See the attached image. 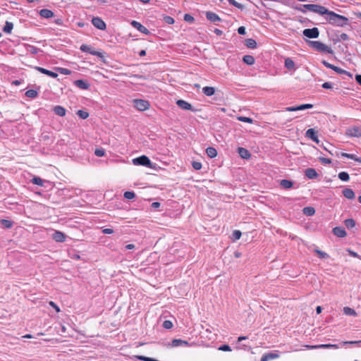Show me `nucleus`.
Listing matches in <instances>:
<instances>
[{
    "label": "nucleus",
    "instance_id": "nucleus-1",
    "mask_svg": "<svg viewBox=\"0 0 361 361\" xmlns=\"http://www.w3.org/2000/svg\"><path fill=\"white\" fill-rule=\"evenodd\" d=\"M325 15H326V20L333 25L343 27L348 23V19L346 17L337 14L334 11L328 10Z\"/></svg>",
    "mask_w": 361,
    "mask_h": 361
},
{
    "label": "nucleus",
    "instance_id": "nucleus-2",
    "mask_svg": "<svg viewBox=\"0 0 361 361\" xmlns=\"http://www.w3.org/2000/svg\"><path fill=\"white\" fill-rule=\"evenodd\" d=\"M296 9L302 13H305L306 10H308L322 16L325 15L326 13L328 12V9L326 7L318 4H305Z\"/></svg>",
    "mask_w": 361,
    "mask_h": 361
},
{
    "label": "nucleus",
    "instance_id": "nucleus-3",
    "mask_svg": "<svg viewBox=\"0 0 361 361\" xmlns=\"http://www.w3.org/2000/svg\"><path fill=\"white\" fill-rule=\"evenodd\" d=\"M309 44L314 49L322 51L331 53V50L326 45L319 41H310Z\"/></svg>",
    "mask_w": 361,
    "mask_h": 361
},
{
    "label": "nucleus",
    "instance_id": "nucleus-4",
    "mask_svg": "<svg viewBox=\"0 0 361 361\" xmlns=\"http://www.w3.org/2000/svg\"><path fill=\"white\" fill-rule=\"evenodd\" d=\"M168 348H176L180 346L190 347L193 343H190L182 339H173L171 343L166 345Z\"/></svg>",
    "mask_w": 361,
    "mask_h": 361
},
{
    "label": "nucleus",
    "instance_id": "nucleus-5",
    "mask_svg": "<svg viewBox=\"0 0 361 361\" xmlns=\"http://www.w3.org/2000/svg\"><path fill=\"white\" fill-rule=\"evenodd\" d=\"M134 106L139 111H145L149 109V103L143 99H134Z\"/></svg>",
    "mask_w": 361,
    "mask_h": 361
},
{
    "label": "nucleus",
    "instance_id": "nucleus-6",
    "mask_svg": "<svg viewBox=\"0 0 361 361\" xmlns=\"http://www.w3.org/2000/svg\"><path fill=\"white\" fill-rule=\"evenodd\" d=\"M133 163L135 165H142L145 166H150L151 165V161L145 155H142L137 158L133 159Z\"/></svg>",
    "mask_w": 361,
    "mask_h": 361
},
{
    "label": "nucleus",
    "instance_id": "nucleus-7",
    "mask_svg": "<svg viewBox=\"0 0 361 361\" xmlns=\"http://www.w3.org/2000/svg\"><path fill=\"white\" fill-rule=\"evenodd\" d=\"M322 63L326 67V68H331L332 70H334L335 72H336L338 74H346L347 75H348L349 77L352 78V74L343 69H341L339 67H337L333 64H331L329 63V62L326 61H322Z\"/></svg>",
    "mask_w": 361,
    "mask_h": 361
},
{
    "label": "nucleus",
    "instance_id": "nucleus-8",
    "mask_svg": "<svg viewBox=\"0 0 361 361\" xmlns=\"http://www.w3.org/2000/svg\"><path fill=\"white\" fill-rule=\"evenodd\" d=\"M80 50L84 52H88V53L91 54L92 55L97 56L99 58L104 57L103 53H102L100 51H94L91 47L86 45V44L81 45Z\"/></svg>",
    "mask_w": 361,
    "mask_h": 361
},
{
    "label": "nucleus",
    "instance_id": "nucleus-9",
    "mask_svg": "<svg viewBox=\"0 0 361 361\" xmlns=\"http://www.w3.org/2000/svg\"><path fill=\"white\" fill-rule=\"evenodd\" d=\"M302 34L308 38H317L319 32L317 27H313L312 29H305Z\"/></svg>",
    "mask_w": 361,
    "mask_h": 361
},
{
    "label": "nucleus",
    "instance_id": "nucleus-10",
    "mask_svg": "<svg viewBox=\"0 0 361 361\" xmlns=\"http://www.w3.org/2000/svg\"><path fill=\"white\" fill-rule=\"evenodd\" d=\"M92 25L99 30H104L106 27L104 21L99 17H94L92 19Z\"/></svg>",
    "mask_w": 361,
    "mask_h": 361
},
{
    "label": "nucleus",
    "instance_id": "nucleus-11",
    "mask_svg": "<svg viewBox=\"0 0 361 361\" xmlns=\"http://www.w3.org/2000/svg\"><path fill=\"white\" fill-rule=\"evenodd\" d=\"M305 348L307 349H319V348H334L338 349V345L336 344H320V345H306Z\"/></svg>",
    "mask_w": 361,
    "mask_h": 361
},
{
    "label": "nucleus",
    "instance_id": "nucleus-12",
    "mask_svg": "<svg viewBox=\"0 0 361 361\" xmlns=\"http://www.w3.org/2000/svg\"><path fill=\"white\" fill-rule=\"evenodd\" d=\"M345 134L349 137H360L361 128L356 126L347 129Z\"/></svg>",
    "mask_w": 361,
    "mask_h": 361
},
{
    "label": "nucleus",
    "instance_id": "nucleus-13",
    "mask_svg": "<svg viewBox=\"0 0 361 361\" xmlns=\"http://www.w3.org/2000/svg\"><path fill=\"white\" fill-rule=\"evenodd\" d=\"M176 104L178 105V107H180V109H182L183 110H190L192 111H195L192 109V105L185 100L178 99L176 101Z\"/></svg>",
    "mask_w": 361,
    "mask_h": 361
},
{
    "label": "nucleus",
    "instance_id": "nucleus-14",
    "mask_svg": "<svg viewBox=\"0 0 361 361\" xmlns=\"http://www.w3.org/2000/svg\"><path fill=\"white\" fill-rule=\"evenodd\" d=\"M130 24L133 27L136 28L140 32L144 33L145 35L149 34V31L139 22L133 20Z\"/></svg>",
    "mask_w": 361,
    "mask_h": 361
},
{
    "label": "nucleus",
    "instance_id": "nucleus-15",
    "mask_svg": "<svg viewBox=\"0 0 361 361\" xmlns=\"http://www.w3.org/2000/svg\"><path fill=\"white\" fill-rule=\"evenodd\" d=\"M279 357V354L276 351H275V352H271V353L264 354L262 356L260 361H269L270 360H274V359H276Z\"/></svg>",
    "mask_w": 361,
    "mask_h": 361
},
{
    "label": "nucleus",
    "instance_id": "nucleus-16",
    "mask_svg": "<svg viewBox=\"0 0 361 361\" xmlns=\"http://www.w3.org/2000/svg\"><path fill=\"white\" fill-rule=\"evenodd\" d=\"M52 238L56 241L59 243H63L66 240V235L65 234L59 231H55V232L52 235Z\"/></svg>",
    "mask_w": 361,
    "mask_h": 361
},
{
    "label": "nucleus",
    "instance_id": "nucleus-17",
    "mask_svg": "<svg viewBox=\"0 0 361 361\" xmlns=\"http://www.w3.org/2000/svg\"><path fill=\"white\" fill-rule=\"evenodd\" d=\"M35 69L37 70L41 73L45 74V75H47L49 77L54 78H56L58 76V74L56 73L49 71V70L42 68V67L37 66V67H35Z\"/></svg>",
    "mask_w": 361,
    "mask_h": 361
},
{
    "label": "nucleus",
    "instance_id": "nucleus-18",
    "mask_svg": "<svg viewBox=\"0 0 361 361\" xmlns=\"http://www.w3.org/2000/svg\"><path fill=\"white\" fill-rule=\"evenodd\" d=\"M333 233L335 235L339 237V238H343L347 235V233L345 231V229L343 227H335L333 229Z\"/></svg>",
    "mask_w": 361,
    "mask_h": 361
},
{
    "label": "nucleus",
    "instance_id": "nucleus-19",
    "mask_svg": "<svg viewBox=\"0 0 361 361\" xmlns=\"http://www.w3.org/2000/svg\"><path fill=\"white\" fill-rule=\"evenodd\" d=\"M305 135L308 138L312 140L313 141L316 142L317 143H319V140L316 135V132H315L314 129H313V128L308 129L306 131Z\"/></svg>",
    "mask_w": 361,
    "mask_h": 361
},
{
    "label": "nucleus",
    "instance_id": "nucleus-20",
    "mask_svg": "<svg viewBox=\"0 0 361 361\" xmlns=\"http://www.w3.org/2000/svg\"><path fill=\"white\" fill-rule=\"evenodd\" d=\"M305 176L310 179H314L318 177V173L315 169L308 168L305 171Z\"/></svg>",
    "mask_w": 361,
    "mask_h": 361
},
{
    "label": "nucleus",
    "instance_id": "nucleus-21",
    "mask_svg": "<svg viewBox=\"0 0 361 361\" xmlns=\"http://www.w3.org/2000/svg\"><path fill=\"white\" fill-rule=\"evenodd\" d=\"M206 17L207 20L212 21V22H216V21H221V19L219 18V16L216 14L215 13H213L212 11H208L206 13Z\"/></svg>",
    "mask_w": 361,
    "mask_h": 361
},
{
    "label": "nucleus",
    "instance_id": "nucleus-22",
    "mask_svg": "<svg viewBox=\"0 0 361 361\" xmlns=\"http://www.w3.org/2000/svg\"><path fill=\"white\" fill-rule=\"evenodd\" d=\"M343 196L349 200H353L355 198V192L352 189L345 188L342 192Z\"/></svg>",
    "mask_w": 361,
    "mask_h": 361
},
{
    "label": "nucleus",
    "instance_id": "nucleus-23",
    "mask_svg": "<svg viewBox=\"0 0 361 361\" xmlns=\"http://www.w3.org/2000/svg\"><path fill=\"white\" fill-rule=\"evenodd\" d=\"M238 154L243 159H249L250 157V153L249 151L243 147H238Z\"/></svg>",
    "mask_w": 361,
    "mask_h": 361
},
{
    "label": "nucleus",
    "instance_id": "nucleus-24",
    "mask_svg": "<svg viewBox=\"0 0 361 361\" xmlns=\"http://www.w3.org/2000/svg\"><path fill=\"white\" fill-rule=\"evenodd\" d=\"M39 15L42 18H50L54 16V13L51 10L44 8L39 11Z\"/></svg>",
    "mask_w": 361,
    "mask_h": 361
},
{
    "label": "nucleus",
    "instance_id": "nucleus-25",
    "mask_svg": "<svg viewBox=\"0 0 361 361\" xmlns=\"http://www.w3.org/2000/svg\"><path fill=\"white\" fill-rule=\"evenodd\" d=\"M74 83L78 87L82 90H87L89 88L88 83L83 80H77Z\"/></svg>",
    "mask_w": 361,
    "mask_h": 361
},
{
    "label": "nucleus",
    "instance_id": "nucleus-26",
    "mask_svg": "<svg viewBox=\"0 0 361 361\" xmlns=\"http://www.w3.org/2000/svg\"><path fill=\"white\" fill-rule=\"evenodd\" d=\"M54 113L59 116H64L66 115V109L61 106H56L54 108Z\"/></svg>",
    "mask_w": 361,
    "mask_h": 361
},
{
    "label": "nucleus",
    "instance_id": "nucleus-27",
    "mask_svg": "<svg viewBox=\"0 0 361 361\" xmlns=\"http://www.w3.org/2000/svg\"><path fill=\"white\" fill-rule=\"evenodd\" d=\"M215 88L213 87H204L202 88V92L207 96H212L215 93Z\"/></svg>",
    "mask_w": 361,
    "mask_h": 361
},
{
    "label": "nucleus",
    "instance_id": "nucleus-28",
    "mask_svg": "<svg viewBox=\"0 0 361 361\" xmlns=\"http://www.w3.org/2000/svg\"><path fill=\"white\" fill-rule=\"evenodd\" d=\"M245 44L247 47L255 49L257 47V42L254 39H247L245 41Z\"/></svg>",
    "mask_w": 361,
    "mask_h": 361
},
{
    "label": "nucleus",
    "instance_id": "nucleus-29",
    "mask_svg": "<svg viewBox=\"0 0 361 361\" xmlns=\"http://www.w3.org/2000/svg\"><path fill=\"white\" fill-rule=\"evenodd\" d=\"M280 185L284 189L291 188L293 185V183L289 180H281L280 182Z\"/></svg>",
    "mask_w": 361,
    "mask_h": 361
},
{
    "label": "nucleus",
    "instance_id": "nucleus-30",
    "mask_svg": "<svg viewBox=\"0 0 361 361\" xmlns=\"http://www.w3.org/2000/svg\"><path fill=\"white\" fill-rule=\"evenodd\" d=\"M206 153H207V156L210 158H214L217 155L216 149L212 147L207 148Z\"/></svg>",
    "mask_w": 361,
    "mask_h": 361
},
{
    "label": "nucleus",
    "instance_id": "nucleus-31",
    "mask_svg": "<svg viewBox=\"0 0 361 361\" xmlns=\"http://www.w3.org/2000/svg\"><path fill=\"white\" fill-rule=\"evenodd\" d=\"M285 67L288 70H294L295 69V63L290 58H287L285 60L284 63Z\"/></svg>",
    "mask_w": 361,
    "mask_h": 361
},
{
    "label": "nucleus",
    "instance_id": "nucleus-32",
    "mask_svg": "<svg viewBox=\"0 0 361 361\" xmlns=\"http://www.w3.org/2000/svg\"><path fill=\"white\" fill-rule=\"evenodd\" d=\"M303 214L306 216H312L315 214V209L312 207H306L302 209Z\"/></svg>",
    "mask_w": 361,
    "mask_h": 361
},
{
    "label": "nucleus",
    "instance_id": "nucleus-33",
    "mask_svg": "<svg viewBox=\"0 0 361 361\" xmlns=\"http://www.w3.org/2000/svg\"><path fill=\"white\" fill-rule=\"evenodd\" d=\"M243 61L247 65H252L255 63V58L251 55H245L243 56Z\"/></svg>",
    "mask_w": 361,
    "mask_h": 361
},
{
    "label": "nucleus",
    "instance_id": "nucleus-34",
    "mask_svg": "<svg viewBox=\"0 0 361 361\" xmlns=\"http://www.w3.org/2000/svg\"><path fill=\"white\" fill-rule=\"evenodd\" d=\"M13 28V24L11 22L6 21L3 28V30L6 33H11Z\"/></svg>",
    "mask_w": 361,
    "mask_h": 361
},
{
    "label": "nucleus",
    "instance_id": "nucleus-35",
    "mask_svg": "<svg viewBox=\"0 0 361 361\" xmlns=\"http://www.w3.org/2000/svg\"><path fill=\"white\" fill-rule=\"evenodd\" d=\"M343 312L347 315L357 316L356 312L353 309L348 307H345L343 308Z\"/></svg>",
    "mask_w": 361,
    "mask_h": 361
},
{
    "label": "nucleus",
    "instance_id": "nucleus-36",
    "mask_svg": "<svg viewBox=\"0 0 361 361\" xmlns=\"http://www.w3.org/2000/svg\"><path fill=\"white\" fill-rule=\"evenodd\" d=\"M344 224L348 228H352L355 226V221L353 219H348L345 220Z\"/></svg>",
    "mask_w": 361,
    "mask_h": 361
},
{
    "label": "nucleus",
    "instance_id": "nucleus-37",
    "mask_svg": "<svg viewBox=\"0 0 361 361\" xmlns=\"http://www.w3.org/2000/svg\"><path fill=\"white\" fill-rule=\"evenodd\" d=\"M338 178L343 181H348L350 178L348 173L345 171L340 172L338 173Z\"/></svg>",
    "mask_w": 361,
    "mask_h": 361
},
{
    "label": "nucleus",
    "instance_id": "nucleus-38",
    "mask_svg": "<svg viewBox=\"0 0 361 361\" xmlns=\"http://www.w3.org/2000/svg\"><path fill=\"white\" fill-rule=\"evenodd\" d=\"M228 2L231 5L233 6L240 10H243L245 8V6L242 4L237 2L235 0H228Z\"/></svg>",
    "mask_w": 361,
    "mask_h": 361
},
{
    "label": "nucleus",
    "instance_id": "nucleus-39",
    "mask_svg": "<svg viewBox=\"0 0 361 361\" xmlns=\"http://www.w3.org/2000/svg\"><path fill=\"white\" fill-rule=\"evenodd\" d=\"M25 95L30 98H35L37 96V92L35 90H29L26 91Z\"/></svg>",
    "mask_w": 361,
    "mask_h": 361
},
{
    "label": "nucleus",
    "instance_id": "nucleus-40",
    "mask_svg": "<svg viewBox=\"0 0 361 361\" xmlns=\"http://www.w3.org/2000/svg\"><path fill=\"white\" fill-rule=\"evenodd\" d=\"M1 224L4 228H10L13 226V223L11 221L6 219H1Z\"/></svg>",
    "mask_w": 361,
    "mask_h": 361
},
{
    "label": "nucleus",
    "instance_id": "nucleus-41",
    "mask_svg": "<svg viewBox=\"0 0 361 361\" xmlns=\"http://www.w3.org/2000/svg\"><path fill=\"white\" fill-rule=\"evenodd\" d=\"M77 115L82 119H86L89 116V114L87 111L82 110H78L77 111Z\"/></svg>",
    "mask_w": 361,
    "mask_h": 361
},
{
    "label": "nucleus",
    "instance_id": "nucleus-42",
    "mask_svg": "<svg viewBox=\"0 0 361 361\" xmlns=\"http://www.w3.org/2000/svg\"><path fill=\"white\" fill-rule=\"evenodd\" d=\"M135 357L140 360H142V361H159L157 360H155L154 358H152V357H145V356H143V355H136Z\"/></svg>",
    "mask_w": 361,
    "mask_h": 361
},
{
    "label": "nucleus",
    "instance_id": "nucleus-43",
    "mask_svg": "<svg viewBox=\"0 0 361 361\" xmlns=\"http://www.w3.org/2000/svg\"><path fill=\"white\" fill-rule=\"evenodd\" d=\"M314 252L318 255V256L320 257V258H327L329 257V255L319 249H315L314 250Z\"/></svg>",
    "mask_w": 361,
    "mask_h": 361
},
{
    "label": "nucleus",
    "instance_id": "nucleus-44",
    "mask_svg": "<svg viewBox=\"0 0 361 361\" xmlns=\"http://www.w3.org/2000/svg\"><path fill=\"white\" fill-rule=\"evenodd\" d=\"M123 195H124V197L127 200H132L135 196L134 192H132V191H126L124 192Z\"/></svg>",
    "mask_w": 361,
    "mask_h": 361
},
{
    "label": "nucleus",
    "instance_id": "nucleus-45",
    "mask_svg": "<svg viewBox=\"0 0 361 361\" xmlns=\"http://www.w3.org/2000/svg\"><path fill=\"white\" fill-rule=\"evenodd\" d=\"M56 70L59 71L60 73L63 75H70L71 73V71L67 68H56Z\"/></svg>",
    "mask_w": 361,
    "mask_h": 361
},
{
    "label": "nucleus",
    "instance_id": "nucleus-46",
    "mask_svg": "<svg viewBox=\"0 0 361 361\" xmlns=\"http://www.w3.org/2000/svg\"><path fill=\"white\" fill-rule=\"evenodd\" d=\"M241 232L238 230H235L233 232V234H232V236H233V240H238L241 237Z\"/></svg>",
    "mask_w": 361,
    "mask_h": 361
},
{
    "label": "nucleus",
    "instance_id": "nucleus-47",
    "mask_svg": "<svg viewBox=\"0 0 361 361\" xmlns=\"http://www.w3.org/2000/svg\"><path fill=\"white\" fill-rule=\"evenodd\" d=\"M238 120L243 121V122L248 123H252V122H253L252 118H248V117H245V116H238Z\"/></svg>",
    "mask_w": 361,
    "mask_h": 361
},
{
    "label": "nucleus",
    "instance_id": "nucleus-48",
    "mask_svg": "<svg viewBox=\"0 0 361 361\" xmlns=\"http://www.w3.org/2000/svg\"><path fill=\"white\" fill-rule=\"evenodd\" d=\"M94 154L97 157H101L104 156L105 152L102 148H98V149H95Z\"/></svg>",
    "mask_w": 361,
    "mask_h": 361
},
{
    "label": "nucleus",
    "instance_id": "nucleus-49",
    "mask_svg": "<svg viewBox=\"0 0 361 361\" xmlns=\"http://www.w3.org/2000/svg\"><path fill=\"white\" fill-rule=\"evenodd\" d=\"M163 327L166 329H170L173 327V323L169 320H166L163 323Z\"/></svg>",
    "mask_w": 361,
    "mask_h": 361
},
{
    "label": "nucleus",
    "instance_id": "nucleus-50",
    "mask_svg": "<svg viewBox=\"0 0 361 361\" xmlns=\"http://www.w3.org/2000/svg\"><path fill=\"white\" fill-rule=\"evenodd\" d=\"M286 110L287 111H301L302 110V108H301V105L300 106H290V107H287L286 109Z\"/></svg>",
    "mask_w": 361,
    "mask_h": 361
},
{
    "label": "nucleus",
    "instance_id": "nucleus-51",
    "mask_svg": "<svg viewBox=\"0 0 361 361\" xmlns=\"http://www.w3.org/2000/svg\"><path fill=\"white\" fill-rule=\"evenodd\" d=\"M27 51L31 54H37L39 51V49L35 47L29 46Z\"/></svg>",
    "mask_w": 361,
    "mask_h": 361
},
{
    "label": "nucleus",
    "instance_id": "nucleus-52",
    "mask_svg": "<svg viewBox=\"0 0 361 361\" xmlns=\"http://www.w3.org/2000/svg\"><path fill=\"white\" fill-rule=\"evenodd\" d=\"M32 183L34 184L37 185H43V180L39 177H35V178H33Z\"/></svg>",
    "mask_w": 361,
    "mask_h": 361
},
{
    "label": "nucleus",
    "instance_id": "nucleus-53",
    "mask_svg": "<svg viewBox=\"0 0 361 361\" xmlns=\"http://www.w3.org/2000/svg\"><path fill=\"white\" fill-rule=\"evenodd\" d=\"M192 166L195 170H200L202 169V164L199 161H193Z\"/></svg>",
    "mask_w": 361,
    "mask_h": 361
},
{
    "label": "nucleus",
    "instance_id": "nucleus-54",
    "mask_svg": "<svg viewBox=\"0 0 361 361\" xmlns=\"http://www.w3.org/2000/svg\"><path fill=\"white\" fill-rule=\"evenodd\" d=\"M165 23L171 25L174 23V19L171 16H165L164 18Z\"/></svg>",
    "mask_w": 361,
    "mask_h": 361
},
{
    "label": "nucleus",
    "instance_id": "nucleus-55",
    "mask_svg": "<svg viewBox=\"0 0 361 361\" xmlns=\"http://www.w3.org/2000/svg\"><path fill=\"white\" fill-rule=\"evenodd\" d=\"M219 350L222 351H231V348L228 345H223L219 348Z\"/></svg>",
    "mask_w": 361,
    "mask_h": 361
},
{
    "label": "nucleus",
    "instance_id": "nucleus-56",
    "mask_svg": "<svg viewBox=\"0 0 361 361\" xmlns=\"http://www.w3.org/2000/svg\"><path fill=\"white\" fill-rule=\"evenodd\" d=\"M341 156L343 157H346V158H348V159H355V154H348V153H342L341 154Z\"/></svg>",
    "mask_w": 361,
    "mask_h": 361
},
{
    "label": "nucleus",
    "instance_id": "nucleus-57",
    "mask_svg": "<svg viewBox=\"0 0 361 361\" xmlns=\"http://www.w3.org/2000/svg\"><path fill=\"white\" fill-rule=\"evenodd\" d=\"M184 20L188 22H192L194 20V18L190 14H185Z\"/></svg>",
    "mask_w": 361,
    "mask_h": 361
},
{
    "label": "nucleus",
    "instance_id": "nucleus-58",
    "mask_svg": "<svg viewBox=\"0 0 361 361\" xmlns=\"http://www.w3.org/2000/svg\"><path fill=\"white\" fill-rule=\"evenodd\" d=\"M322 87L324 89H331L332 87L331 82H326L322 84Z\"/></svg>",
    "mask_w": 361,
    "mask_h": 361
},
{
    "label": "nucleus",
    "instance_id": "nucleus-59",
    "mask_svg": "<svg viewBox=\"0 0 361 361\" xmlns=\"http://www.w3.org/2000/svg\"><path fill=\"white\" fill-rule=\"evenodd\" d=\"M312 107H313V105L310 104H302L301 105L302 110H305V109H312Z\"/></svg>",
    "mask_w": 361,
    "mask_h": 361
},
{
    "label": "nucleus",
    "instance_id": "nucleus-60",
    "mask_svg": "<svg viewBox=\"0 0 361 361\" xmlns=\"http://www.w3.org/2000/svg\"><path fill=\"white\" fill-rule=\"evenodd\" d=\"M238 32L240 35H245L246 32H245V27L241 26V27H238Z\"/></svg>",
    "mask_w": 361,
    "mask_h": 361
},
{
    "label": "nucleus",
    "instance_id": "nucleus-61",
    "mask_svg": "<svg viewBox=\"0 0 361 361\" xmlns=\"http://www.w3.org/2000/svg\"><path fill=\"white\" fill-rule=\"evenodd\" d=\"M102 233L104 234H111L114 233V231L111 228H104Z\"/></svg>",
    "mask_w": 361,
    "mask_h": 361
},
{
    "label": "nucleus",
    "instance_id": "nucleus-62",
    "mask_svg": "<svg viewBox=\"0 0 361 361\" xmlns=\"http://www.w3.org/2000/svg\"><path fill=\"white\" fill-rule=\"evenodd\" d=\"M348 252H349V254H350L351 256H353V257H358L359 259H361V257H360V256H359V255H358V254H357V252H354V251H352V250H348Z\"/></svg>",
    "mask_w": 361,
    "mask_h": 361
},
{
    "label": "nucleus",
    "instance_id": "nucleus-63",
    "mask_svg": "<svg viewBox=\"0 0 361 361\" xmlns=\"http://www.w3.org/2000/svg\"><path fill=\"white\" fill-rule=\"evenodd\" d=\"M49 305L55 308L56 311L59 312L60 311L59 307L52 301L49 302Z\"/></svg>",
    "mask_w": 361,
    "mask_h": 361
},
{
    "label": "nucleus",
    "instance_id": "nucleus-64",
    "mask_svg": "<svg viewBox=\"0 0 361 361\" xmlns=\"http://www.w3.org/2000/svg\"><path fill=\"white\" fill-rule=\"evenodd\" d=\"M355 80L361 86V75H359V74L356 75Z\"/></svg>",
    "mask_w": 361,
    "mask_h": 361
}]
</instances>
